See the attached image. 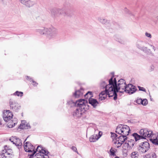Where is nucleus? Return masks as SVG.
I'll return each mask as SVG.
<instances>
[{
    "label": "nucleus",
    "instance_id": "nucleus-1",
    "mask_svg": "<svg viewBox=\"0 0 158 158\" xmlns=\"http://www.w3.org/2000/svg\"><path fill=\"white\" fill-rule=\"evenodd\" d=\"M130 131L129 127L127 125H118L116 128L115 132L121 135L116 138L117 140L123 143L124 142H126L127 140V136L128 135Z\"/></svg>",
    "mask_w": 158,
    "mask_h": 158
},
{
    "label": "nucleus",
    "instance_id": "nucleus-2",
    "mask_svg": "<svg viewBox=\"0 0 158 158\" xmlns=\"http://www.w3.org/2000/svg\"><path fill=\"white\" fill-rule=\"evenodd\" d=\"M37 31L41 35H45L49 39L55 38L58 33L57 29L53 27H42L37 29Z\"/></svg>",
    "mask_w": 158,
    "mask_h": 158
},
{
    "label": "nucleus",
    "instance_id": "nucleus-3",
    "mask_svg": "<svg viewBox=\"0 0 158 158\" xmlns=\"http://www.w3.org/2000/svg\"><path fill=\"white\" fill-rule=\"evenodd\" d=\"M127 85L125 81L121 79L118 82L117 85L113 89L112 92L111 94L108 93L109 96H114V99L115 100L117 99V92L123 93L125 92Z\"/></svg>",
    "mask_w": 158,
    "mask_h": 158
},
{
    "label": "nucleus",
    "instance_id": "nucleus-4",
    "mask_svg": "<svg viewBox=\"0 0 158 158\" xmlns=\"http://www.w3.org/2000/svg\"><path fill=\"white\" fill-rule=\"evenodd\" d=\"M139 133L140 135L136 133H134L132 135L135 141L140 139H145V137H150L153 135L152 131L147 128L141 129Z\"/></svg>",
    "mask_w": 158,
    "mask_h": 158
},
{
    "label": "nucleus",
    "instance_id": "nucleus-5",
    "mask_svg": "<svg viewBox=\"0 0 158 158\" xmlns=\"http://www.w3.org/2000/svg\"><path fill=\"white\" fill-rule=\"evenodd\" d=\"M109 84L106 86V90H108V93L111 94V92H113V90L115 86L117 85V84L116 79L114 78L113 80V77H111L109 81Z\"/></svg>",
    "mask_w": 158,
    "mask_h": 158
},
{
    "label": "nucleus",
    "instance_id": "nucleus-6",
    "mask_svg": "<svg viewBox=\"0 0 158 158\" xmlns=\"http://www.w3.org/2000/svg\"><path fill=\"white\" fill-rule=\"evenodd\" d=\"M150 148L149 143L147 141H144L139 144L138 149L140 153H144L149 150Z\"/></svg>",
    "mask_w": 158,
    "mask_h": 158
},
{
    "label": "nucleus",
    "instance_id": "nucleus-7",
    "mask_svg": "<svg viewBox=\"0 0 158 158\" xmlns=\"http://www.w3.org/2000/svg\"><path fill=\"white\" fill-rule=\"evenodd\" d=\"M135 143V141L133 139H127L123 145V149L125 150L131 149L133 147Z\"/></svg>",
    "mask_w": 158,
    "mask_h": 158
},
{
    "label": "nucleus",
    "instance_id": "nucleus-8",
    "mask_svg": "<svg viewBox=\"0 0 158 158\" xmlns=\"http://www.w3.org/2000/svg\"><path fill=\"white\" fill-rule=\"evenodd\" d=\"M148 44L146 42L141 41H139L137 42L136 44V47L139 49L146 52L148 50L147 47Z\"/></svg>",
    "mask_w": 158,
    "mask_h": 158
},
{
    "label": "nucleus",
    "instance_id": "nucleus-9",
    "mask_svg": "<svg viewBox=\"0 0 158 158\" xmlns=\"http://www.w3.org/2000/svg\"><path fill=\"white\" fill-rule=\"evenodd\" d=\"M85 111V109H84V107L81 108L77 107L76 110L73 112V115L76 118H79L81 117Z\"/></svg>",
    "mask_w": 158,
    "mask_h": 158
},
{
    "label": "nucleus",
    "instance_id": "nucleus-10",
    "mask_svg": "<svg viewBox=\"0 0 158 158\" xmlns=\"http://www.w3.org/2000/svg\"><path fill=\"white\" fill-rule=\"evenodd\" d=\"M4 149L2 150V154H0V158H10V149L5 145Z\"/></svg>",
    "mask_w": 158,
    "mask_h": 158
},
{
    "label": "nucleus",
    "instance_id": "nucleus-11",
    "mask_svg": "<svg viewBox=\"0 0 158 158\" xmlns=\"http://www.w3.org/2000/svg\"><path fill=\"white\" fill-rule=\"evenodd\" d=\"M36 151L39 152L38 153L36 154L35 156L37 155L38 156H44L45 155H48L49 153V152L45 148H43L41 146H39L37 147L36 149Z\"/></svg>",
    "mask_w": 158,
    "mask_h": 158
},
{
    "label": "nucleus",
    "instance_id": "nucleus-12",
    "mask_svg": "<svg viewBox=\"0 0 158 158\" xmlns=\"http://www.w3.org/2000/svg\"><path fill=\"white\" fill-rule=\"evenodd\" d=\"M137 90L136 87L131 84L127 85L125 92L127 93L132 94L134 93Z\"/></svg>",
    "mask_w": 158,
    "mask_h": 158
},
{
    "label": "nucleus",
    "instance_id": "nucleus-13",
    "mask_svg": "<svg viewBox=\"0 0 158 158\" xmlns=\"http://www.w3.org/2000/svg\"><path fill=\"white\" fill-rule=\"evenodd\" d=\"M24 148L26 152H32L36 151L34 150V147L28 142H27L24 144Z\"/></svg>",
    "mask_w": 158,
    "mask_h": 158
},
{
    "label": "nucleus",
    "instance_id": "nucleus-14",
    "mask_svg": "<svg viewBox=\"0 0 158 158\" xmlns=\"http://www.w3.org/2000/svg\"><path fill=\"white\" fill-rule=\"evenodd\" d=\"M10 142L16 146H18L19 148L21 147L22 143L21 140L16 137H12L10 138Z\"/></svg>",
    "mask_w": 158,
    "mask_h": 158
},
{
    "label": "nucleus",
    "instance_id": "nucleus-15",
    "mask_svg": "<svg viewBox=\"0 0 158 158\" xmlns=\"http://www.w3.org/2000/svg\"><path fill=\"white\" fill-rule=\"evenodd\" d=\"M10 111L9 110H5L3 111L2 117L4 121L8 122L10 120Z\"/></svg>",
    "mask_w": 158,
    "mask_h": 158
},
{
    "label": "nucleus",
    "instance_id": "nucleus-16",
    "mask_svg": "<svg viewBox=\"0 0 158 158\" xmlns=\"http://www.w3.org/2000/svg\"><path fill=\"white\" fill-rule=\"evenodd\" d=\"M107 95L109 97H112L109 96L108 93V90L106 89L105 91L102 92L99 94V100L102 101L105 99L106 98Z\"/></svg>",
    "mask_w": 158,
    "mask_h": 158
},
{
    "label": "nucleus",
    "instance_id": "nucleus-17",
    "mask_svg": "<svg viewBox=\"0 0 158 158\" xmlns=\"http://www.w3.org/2000/svg\"><path fill=\"white\" fill-rule=\"evenodd\" d=\"M87 103V102L86 100L83 99H80L76 102V104L77 107L81 108H82V106L84 107V109H85L86 105Z\"/></svg>",
    "mask_w": 158,
    "mask_h": 158
},
{
    "label": "nucleus",
    "instance_id": "nucleus-18",
    "mask_svg": "<svg viewBox=\"0 0 158 158\" xmlns=\"http://www.w3.org/2000/svg\"><path fill=\"white\" fill-rule=\"evenodd\" d=\"M21 3L28 7L32 6L35 4V2L31 0H21Z\"/></svg>",
    "mask_w": 158,
    "mask_h": 158
},
{
    "label": "nucleus",
    "instance_id": "nucleus-19",
    "mask_svg": "<svg viewBox=\"0 0 158 158\" xmlns=\"http://www.w3.org/2000/svg\"><path fill=\"white\" fill-rule=\"evenodd\" d=\"M13 114L10 112V128L13 127L17 123V119L15 118H13Z\"/></svg>",
    "mask_w": 158,
    "mask_h": 158
},
{
    "label": "nucleus",
    "instance_id": "nucleus-20",
    "mask_svg": "<svg viewBox=\"0 0 158 158\" xmlns=\"http://www.w3.org/2000/svg\"><path fill=\"white\" fill-rule=\"evenodd\" d=\"M98 21L103 24H108L109 23V20L103 17H99L98 18Z\"/></svg>",
    "mask_w": 158,
    "mask_h": 158
},
{
    "label": "nucleus",
    "instance_id": "nucleus-21",
    "mask_svg": "<svg viewBox=\"0 0 158 158\" xmlns=\"http://www.w3.org/2000/svg\"><path fill=\"white\" fill-rule=\"evenodd\" d=\"M30 128V125L24 121L22 122L19 127V128L21 129H28Z\"/></svg>",
    "mask_w": 158,
    "mask_h": 158
},
{
    "label": "nucleus",
    "instance_id": "nucleus-22",
    "mask_svg": "<svg viewBox=\"0 0 158 158\" xmlns=\"http://www.w3.org/2000/svg\"><path fill=\"white\" fill-rule=\"evenodd\" d=\"M55 13H54L53 11L52 12V15L58 17L60 15H62L64 13V11L63 9H58L56 10Z\"/></svg>",
    "mask_w": 158,
    "mask_h": 158
},
{
    "label": "nucleus",
    "instance_id": "nucleus-23",
    "mask_svg": "<svg viewBox=\"0 0 158 158\" xmlns=\"http://www.w3.org/2000/svg\"><path fill=\"white\" fill-rule=\"evenodd\" d=\"M83 93V90L81 89L77 90L74 94V96L76 98H79L82 96Z\"/></svg>",
    "mask_w": 158,
    "mask_h": 158
},
{
    "label": "nucleus",
    "instance_id": "nucleus-24",
    "mask_svg": "<svg viewBox=\"0 0 158 158\" xmlns=\"http://www.w3.org/2000/svg\"><path fill=\"white\" fill-rule=\"evenodd\" d=\"M89 103L91 104L94 107H95L98 104V102L96 99L89 98Z\"/></svg>",
    "mask_w": 158,
    "mask_h": 158
},
{
    "label": "nucleus",
    "instance_id": "nucleus-25",
    "mask_svg": "<svg viewBox=\"0 0 158 158\" xmlns=\"http://www.w3.org/2000/svg\"><path fill=\"white\" fill-rule=\"evenodd\" d=\"M99 138V137H98V135H94L91 136L89 138V141L91 142H96Z\"/></svg>",
    "mask_w": 158,
    "mask_h": 158
},
{
    "label": "nucleus",
    "instance_id": "nucleus-26",
    "mask_svg": "<svg viewBox=\"0 0 158 158\" xmlns=\"http://www.w3.org/2000/svg\"><path fill=\"white\" fill-rule=\"evenodd\" d=\"M144 158H156V156L155 153L151 152L146 155Z\"/></svg>",
    "mask_w": 158,
    "mask_h": 158
},
{
    "label": "nucleus",
    "instance_id": "nucleus-27",
    "mask_svg": "<svg viewBox=\"0 0 158 158\" xmlns=\"http://www.w3.org/2000/svg\"><path fill=\"white\" fill-rule=\"evenodd\" d=\"M11 105V106L10 105V108L11 107L12 109L14 110H16L19 109L20 107L19 104L16 103L10 104V105Z\"/></svg>",
    "mask_w": 158,
    "mask_h": 158
},
{
    "label": "nucleus",
    "instance_id": "nucleus-28",
    "mask_svg": "<svg viewBox=\"0 0 158 158\" xmlns=\"http://www.w3.org/2000/svg\"><path fill=\"white\" fill-rule=\"evenodd\" d=\"M113 142V143L115 144V146L117 148L120 147L123 144L121 142H120L119 140H117L116 139L115 140H114Z\"/></svg>",
    "mask_w": 158,
    "mask_h": 158
},
{
    "label": "nucleus",
    "instance_id": "nucleus-29",
    "mask_svg": "<svg viewBox=\"0 0 158 158\" xmlns=\"http://www.w3.org/2000/svg\"><path fill=\"white\" fill-rule=\"evenodd\" d=\"M139 156V153L137 152H133L131 154V158H138Z\"/></svg>",
    "mask_w": 158,
    "mask_h": 158
},
{
    "label": "nucleus",
    "instance_id": "nucleus-30",
    "mask_svg": "<svg viewBox=\"0 0 158 158\" xmlns=\"http://www.w3.org/2000/svg\"><path fill=\"white\" fill-rule=\"evenodd\" d=\"M150 140L153 143L158 145V134L156 138L150 139Z\"/></svg>",
    "mask_w": 158,
    "mask_h": 158
},
{
    "label": "nucleus",
    "instance_id": "nucleus-31",
    "mask_svg": "<svg viewBox=\"0 0 158 158\" xmlns=\"http://www.w3.org/2000/svg\"><path fill=\"white\" fill-rule=\"evenodd\" d=\"M13 95L18 97H22L23 95V93L22 92L16 91L13 94Z\"/></svg>",
    "mask_w": 158,
    "mask_h": 158
},
{
    "label": "nucleus",
    "instance_id": "nucleus-32",
    "mask_svg": "<svg viewBox=\"0 0 158 158\" xmlns=\"http://www.w3.org/2000/svg\"><path fill=\"white\" fill-rule=\"evenodd\" d=\"M110 156H114L116 155L115 154V150L113 148H111L110 149Z\"/></svg>",
    "mask_w": 158,
    "mask_h": 158
},
{
    "label": "nucleus",
    "instance_id": "nucleus-33",
    "mask_svg": "<svg viewBox=\"0 0 158 158\" xmlns=\"http://www.w3.org/2000/svg\"><path fill=\"white\" fill-rule=\"evenodd\" d=\"M89 96L90 98H91L92 96V92H88L84 95L85 97V98H87L89 97Z\"/></svg>",
    "mask_w": 158,
    "mask_h": 158
},
{
    "label": "nucleus",
    "instance_id": "nucleus-34",
    "mask_svg": "<svg viewBox=\"0 0 158 158\" xmlns=\"http://www.w3.org/2000/svg\"><path fill=\"white\" fill-rule=\"evenodd\" d=\"M142 104L144 106L146 105L148 103V101L147 99H144L143 100H142Z\"/></svg>",
    "mask_w": 158,
    "mask_h": 158
},
{
    "label": "nucleus",
    "instance_id": "nucleus-35",
    "mask_svg": "<svg viewBox=\"0 0 158 158\" xmlns=\"http://www.w3.org/2000/svg\"><path fill=\"white\" fill-rule=\"evenodd\" d=\"M71 148L73 151L76 152L77 154H78V152L77 151V148L75 147L72 146Z\"/></svg>",
    "mask_w": 158,
    "mask_h": 158
},
{
    "label": "nucleus",
    "instance_id": "nucleus-36",
    "mask_svg": "<svg viewBox=\"0 0 158 158\" xmlns=\"http://www.w3.org/2000/svg\"><path fill=\"white\" fill-rule=\"evenodd\" d=\"M145 35L149 38H151L152 36L151 35L147 32H146L145 33Z\"/></svg>",
    "mask_w": 158,
    "mask_h": 158
},
{
    "label": "nucleus",
    "instance_id": "nucleus-37",
    "mask_svg": "<svg viewBox=\"0 0 158 158\" xmlns=\"http://www.w3.org/2000/svg\"><path fill=\"white\" fill-rule=\"evenodd\" d=\"M142 100L141 99H140V98L136 100V102L137 103H138L139 104H142Z\"/></svg>",
    "mask_w": 158,
    "mask_h": 158
},
{
    "label": "nucleus",
    "instance_id": "nucleus-38",
    "mask_svg": "<svg viewBox=\"0 0 158 158\" xmlns=\"http://www.w3.org/2000/svg\"><path fill=\"white\" fill-rule=\"evenodd\" d=\"M138 88L140 91H142L144 92L146 91V89L143 87L138 86Z\"/></svg>",
    "mask_w": 158,
    "mask_h": 158
},
{
    "label": "nucleus",
    "instance_id": "nucleus-39",
    "mask_svg": "<svg viewBox=\"0 0 158 158\" xmlns=\"http://www.w3.org/2000/svg\"><path fill=\"white\" fill-rule=\"evenodd\" d=\"M35 158H48V155H45L44 156H40L39 157H36Z\"/></svg>",
    "mask_w": 158,
    "mask_h": 158
},
{
    "label": "nucleus",
    "instance_id": "nucleus-40",
    "mask_svg": "<svg viewBox=\"0 0 158 158\" xmlns=\"http://www.w3.org/2000/svg\"><path fill=\"white\" fill-rule=\"evenodd\" d=\"M107 85H106V83L105 81H103L101 83V86L103 87H105L106 88V86Z\"/></svg>",
    "mask_w": 158,
    "mask_h": 158
},
{
    "label": "nucleus",
    "instance_id": "nucleus-41",
    "mask_svg": "<svg viewBox=\"0 0 158 158\" xmlns=\"http://www.w3.org/2000/svg\"><path fill=\"white\" fill-rule=\"evenodd\" d=\"M35 153V152H34L32 153L29 154V155L30 156L29 158H34L33 156Z\"/></svg>",
    "mask_w": 158,
    "mask_h": 158
},
{
    "label": "nucleus",
    "instance_id": "nucleus-42",
    "mask_svg": "<svg viewBox=\"0 0 158 158\" xmlns=\"http://www.w3.org/2000/svg\"><path fill=\"white\" fill-rule=\"evenodd\" d=\"M154 67L153 65H151L150 67V69H149V71L151 72L154 69Z\"/></svg>",
    "mask_w": 158,
    "mask_h": 158
},
{
    "label": "nucleus",
    "instance_id": "nucleus-43",
    "mask_svg": "<svg viewBox=\"0 0 158 158\" xmlns=\"http://www.w3.org/2000/svg\"><path fill=\"white\" fill-rule=\"evenodd\" d=\"M10 158H18L17 156L16 155L12 154H10Z\"/></svg>",
    "mask_w": 158,
    "mask_h": 158
},
{
    "label": "nucleus",
    "instance_id": "nucleus-44",
    "mask_svg": "<svg viewBox=\"0 0 158 158\" xmlns=\"http://www.w3.org/2000/svg\"><path fill=\"white\" fill-rule=\"evenodd\" d=\"M102 135V132L99 131L98 132V137H99V138L101 137Z\"/></svg>",
    "mask_w": 158,
    "mask_h": 158
},
{
    "label": "nucleus",
    "instance_id": "nucleus-45",
    "mask_svg": "<svg viewBox=\"0 0 158 158\" xmlns=\"http://www.w3.org/2000/svg\"><path fill=\"white\" fill-rule=\"evenodd\" d=\"M31 81H32L33 82V85L34 86H36L37 85V83L35 82L32 79H31Z\"/></svg>",
    "mask_w": 158,
    "mask_h": 158
},
{
    "label": "nucleus",
    "instance_id": "nucleus-46",
    "mask_svg": "<svg viewBox=\"0 0 158 158\" xmlns=\"http://www.w3.org/2000/svg\"><path fill=\"white\" fill-rule=\"evenodd\" d=\"M150 46L152 48L153 50L154 51H155V50H156V49H155V47L152 45H150Z\"/></svg>",
    "mask_w": 158,
    "mask_h": 158
},
{
    "label": "nucleus",
    "instance_id": "nucleus-47",
    "mask_svg": "<svg viewBox=\"0 0 158 158\" xmlns=\"http://www.w3.org/2000/svg\"><path fill=\"white\" fill-rule=\"evenodd\" d=\"M111 136L113 137H116L117 136V135L115 133H113L112 134H111Z\"/></svg>",
    "mask_w": 158,
    "mask_h": 158
},
{
    "label": "nucleus",
    "instance_id": "nucleus-48",
    "mask_svg": "<svg viewBox=\"0 0 158 158\" xmlns=\"http://www.w3.org/2000/svg\"><path fill=\"white\" fill-rule=\"evenodd\" d=\"M27 79H28L29 78V77H28V76H27Z\"/></svg>",
    "mask_w": 158,
    "mask_h": 158
},
{
    "label": "nucleus",
    "instance_id": "nucleus-49",
    "mask_svg": "<svg viewBox=\"0 0 158 158\" xmlns=\"http://www.w3.org/2000/svg\"><path fill=\"white\" fill-rule=\"evenodd\" d=\"M156 19L157 20H158V16L156 17Z\"/></svg>",
    "mask_w": 158,
    "mask_h": 158
},
{
    "label": "nucleus",
    "instance_id": "nucleus-50",
    "mask_svg": "<svg viewBox=\"0 0 158 158\" xmlns=\"http://www.w3.org/2000/svg\"><path fill=\"white\" fill-rule=\"evenodd\" d=\"M7 127H9V128H10V127H9V125H7Z\"/></svg>",
    "mask_w": 158,
    "mask_h": 158
},
{
    "label": "nucleus",
    "instance_id": "nucleus-51",
    "mask_svg": "<svg viewBox=\"0 0 158 158\" xmlns=\"http://www.w3.org/2000/svg\"><path fill=\"white\" fill-rule=\"evenodd\" d=\"M4 1V0H0V1Z\"/></svg>",
    "mask_w": 158,
    "mask_h": 158
},
{
    "label": "nucleus",
    "instance_id": "nucleus-52",
    "mask_svg": "<svg viewBox=\"0 0 158 158\" xmlns=\"http://www.w3.org/2000/svg\"><path fill=\"white\" fill-rule=\"evenodd\" d=\"M26 140H27V139H25V141H24V142H25V141Z\"/></svg>",
    "mask_w": 158,
    "mask_h": 158
},
{
    "label": "nucleus",
    "instance_id": "nucleus-53",
    "mask_svg": "<svg viewBox=\"0 0 158 158\" xmlns=\"http://www.w3.org/2000/svg\"><path fill=\"white\" fill-rule=\"evenodd\" d=\"M19 2H21V0H19Z\"/></svg>",
    "mask_w": 158,
    "mask_h": 158
},
{
    "label": "nucleus",
    "instance_id": "nucleus-54",
    "mask_svg": "<svg viewBox=\"0 0 158 158\" xmlns=\"http://www.w3.org/2000/svg\"><path fill=\"white\" fill-rule=\"evenodd\" d=\"M100 158H103L102 157H100Z\"/></svg>",
    "mask_w": 158,
    "mask_h": 158
}]
</instances>
